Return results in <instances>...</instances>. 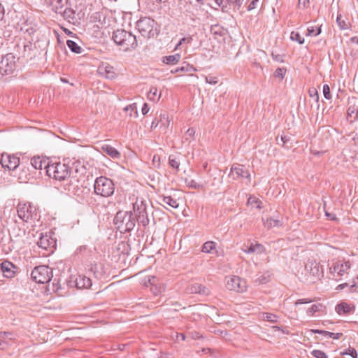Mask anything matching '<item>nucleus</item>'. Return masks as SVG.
<instances>
[{
	"instance_id": "1",
	"label": "nucleus",
	"mask_w": 358,
	"mask_h": 358,
	"mask_svg": "<svg viewBox=\"0 0 358 358\" xmlns=\"http://www.w3.org/2000/svg\"><path fill=\"white\" fill-rule=\"evenodd\" d=\"M113 40L124 51L135 50L138 47V42L141 41L131 32L124 29H117L113 32Z\"/></svg>"
},
{
	"instance_id": "2",
	"label": "nucleus",
	"mask_w": 358,
	"mask_h": 358,
	"mask_svg": "<svg viewBox=\"0 0 358 358\" xmlns=\"http://www.w3.org/2000/svg\"><path fill=\"white\" fill-rule=\"evenodd\" d=\"M116 229L122 234L129 232L136 225V218L131 211H118L113 220Z\"/></svg>"
},
{
	"instance_id": "3",
	"label": "nucleus",
	"mask_w": 358,
	"mask_h": 358,
	"mask_svg": "<svg viewBox=\"0 0 358 358\" xmlns=\"http://www.w3.org/2000/svg\"><path fill=\"white\" fill-rule=\"evenodd\" d=\"M71 168L61 162L50 163L45 165L46 175L55 180L62 181L70 176Z\"/></svg>"
},
{
	"instance_id": "4",
	"label": "nucleus",
	"mask_w": 358,
	"mask_h": 358,
	"mask_svg": "<svg viewBox=\"0 0 358 358\" xmlns=\"http://www.w3.org/2000/svg\"><path fill=\"white\" fill-rule=\"evenodd\" d=\"M136 29L145 38H153L159 34L157 23L148 17H141L136 23Z\"/></svg>"
},
{
	"instance_id": "5",
	"label": "nucleus",
	"mask_w": 358,
	"mask_h": 358,
	"mask_svg": "<svg viewBox=\"0 0 358 358\" xmlns=\"http://www.w3.org/2000/svg\"><path fill=\"white\" fill-rule=\"evenodd\" d=\"M150 201L143 197H137L133 203V210L136 213V221L138 224L146 227L150 223L148 217V208Z\"/></svg>"
},
{
	"instance_id": "6",
	"label": "nucleus",
	"mask_w": 358,
	"mask_h": 358,
	"mask_svg": "<svg viewBox=\"0 0 358 358\" xmlns=\"http://www.w3.org/2000/svg\"><path fill=\"white\" fill-rule=\"evenodd\" d=\"M94 192L96 195L108 198L115 192V184L113 181L105 176L96 178L94 183Z\"/></svg>"
},
{
	"instance_id": "7",
	"label": "nucleus",
	"mask_w": 358,
	"mask_h": 358,
	"mask_svg": "<svg viewBox=\"0 0 358 358\" xmlns=\"http://www.w3.org/2000/svg\"><path fill=\"white\" fill-rule=\"evenodd\" d=\"M17 216L25 222L38 220L40 215L37 208L31 203H19L17 206Z\"/></svg>"
},
{
	"instance_id": "8",
	"label": "nucleus",
	"mask_w": 358,
	"mask_h": 358,
	"mask_svg": "<svg viewBox=\"0 0 358 358\" xmlns=\"http://www.w3.org/2000/svg\"><path fill=\"white\" fill-rule=\"evenodd\" d=\"M31 277L37 283L49 282L53 277L52 269L45 265L36 266L31 273Z\"/></svg>"
},
{
	"instance_id": "9",
	"label": "nucleus",
	"mask_w": 358,
	"mask_h": 358,
	"mask_svg": "<svg viewBox=\"0 0 358 358\" xmlns=\"http://www.w3.org/2000/svg\"><path fill=\"white\" fill-rule=\"evenodd\" d=\"M19 59L13 53L3 56L0 61V72L4 74L13 73L16 69V62Z\"/></svg>"
},
{
	"instance_id": "10",
	"label": "nucleus",
	"mask_w": 358,
	"mask_h": 358,
	"mask_svg": "<svg viewBox=\"0 0 358 358\" xmlns=\"http://www.w3.org/2000/svg\"><path fill=\"white\" fill-rule=\"evenodd\" d=\"M351 267L350 261L338 260L332 262L331 266L329 267L330 273L335 277H341L348 273V271Z\"/></svg>"
},
{
	"instance_id": "11",
	"label": "nucleus",
	"mask_w": 358,
	"mask_h": 358,
	"mask_svg": "<svg viewBox=\"0 0 358 358\" xmlns=\"http://www.w3.org/2000/svg\"><path fill=\"white\" fill-rule=\"evenodd\" d=\"M0 162L2 167L8 171L15 170L20 164L18 157L9 154H2Z\"/></svg>"
},
{
	"instance_id": "12",
	"label": "nucleus",
	"mask_w": 358,
	"mask_h": 358,
	"mask_svg": "<svg viewBox=\"0 0 358 358\" xmlns=\"http://www.w3.org/2000/svg\"><path fill=\"white\" fill-rule=\"evenodd\" d=\"M37 245L39 248L49 251L50 252H52L56 248V240L49 234H41L39 240L37 241Z\"/></svg>"
},
{
	"instance_id": "13",
	"label": "nucleus",
	"mask_w": 358,
	"mask_h": 358,
	"mask_svg": "<svg viewBox=\"0 0 358 358\" xmlns=\"http://www.w3.org/2000/svg\"><path fill=\"white\" fill-rule=\"evenodd\" d=\"M229 177H232L234 180H237L240 178H245L250 181V174L249 171L246 169L243 165L234 164L231 168Z\"/></svg>"
},
{
	"instance_id": "14",
	"label": "nucleus",
	"mask_w": 358,
	"mask_h": 358,
	"mask_svg": "<svg viewBox=\"0 0 358 358\" xmlns=\"http://www.w3.org/2000/svg\"><path fill=\"white\" fill-rule=\"evenodd\" d=\"M17 267L9 261H3L0 264V271L3 275L7 278L15 276Z\"/></svg>"
},
{
	"instance_id": "15",
	"label": "nucleus",
	"mask_w": 358,
	"mask_h": 358,
	"mask_svg": "<svg viewBox=\"0 0 358 358\" xmlns=\"http://www.w3.org/2000/svg\"><path fill=\"white\" fill-rule=\"evenodd\" d=\"M89 272L90 273H92L94 278L96 280L105 279L108 275L103 264L101 263L92 264Z\"/></svg>"
},
{
	"instance_id": "16",
	"label": "nucleus",
	"mask_w": 358,
	"mask_h": 358,
	"mask_svg": "<svg viewBox=\"0 0 358 358\" xmlns=\"http://www.w3.org/2000/svg\"><path fill=\"white\" fill-rule=\"evenodd\" d=\"M245 282L238 276H233L227 280V287L230 290L236 292H243L245 289Z\"/></svg>"
},
{
	"instance_id": "17",
	"label": "nucleus",
	"mask_w": 358,
	"mask_h": 358,
	"mask_svg": "<svg viewBox=\"0 0 358 358\" xmlns=\"http://www.w3.org/2000/svg\"><path fill=\"white\" fill-rule=\"evenodd\" d=\"M187 291L191 294H199L203 296L210 294V290L208 287L199 283H194L187 287Z\"/></svg>"
},
{
	"instance_id": "18",
	"label": "nucleus",
	"mask_w": 358,
	"mask_h": 358,
	"mask_svg": "<svg viewBox=\"0 0 358 358\" xmlns=\"http://www.w3.org/2000/svg\"><path fill=\"white\" fill-rule=\"evenodd\" d=\"M306 269L310 275L315 277H320L322 271V267L320 264L315 261L309 262L306 264Z\"/></svg>"
},
{
	"instance_id": "19",
	"label": "nucleus",
	"mask_w": 358,
	"mask_h": 358,
	"mask_svg": "<svg viewBox=\"0 0 358 358\" xmlns=\"http://www.w3.org/2000/svg\"><path fill=\"white\" fill-rule=\"evenodd\" d=\"M92 280L90 277H87L84 275H79L76 279V285L78 289H87L92 286Z\"/></svg>"
},
{
	"instance_id": "20",
	"label": "nucleus",
	"mask_w": 358,
	"mask_h": 358,
	"mask_svg": "<svg viewBox=\"0 0 358 358\" xmlns=\"http://www.w3.org/2000/svg\"><path fill=\"white\" fill-rule=\"evenodd\" d=\"M335 310L340 315H348L354 312L355 307L354 306H351L345 302H341L336 306Z\"/></svg>"
},
{
	"instance_id": "21",
	"label": "nucleus",
	"mask_w": 358,
	"mask_h": 358,
	"mask_svg": "<svg viewBox=\"0 0 358 358\" xmlns=\"http://www.w3.org/2000/svg\"><path fill=\"white\" fill-rule=\"evenodd\" d=\"M101 149L103 152H105L113 159H117L120 158V152L110 145L103 144L101 147Z\"/></svg>"
},
{
	"instance_id": "22",
	"label": "nucleus",
	"mask_w": 358,
	"mask_h": 358,
	"mask_svg": "<svg viewBox=\"0 0 358 358\" xmlns=\"http://www.w3.org/2000/svg\"><path fill=\"white\" fill-rule=\"evenodd\" d=\"M47 159H43L40 157H34L30 160V164L34 169H42L44 168L45 170V165L50 164Z\"/></svg>"
},
{
	"instance_id": "23",
	"label": "nucleus",
	"mask_w": 358,
	"mask_h": 358,
	"mask_svg": "<svg viewBox=\"0 0 358 358\" xmlns=\"http://www.w3.org/2000/svg\"><path fill=\"white\" fill-rule=\"evenodd\" d=\"M99 71L100 73L104 75L106 78L109 79H113L115 78L116 76L113 67L109 64H106L99 66Z\"/></svg>"
},
{
	"instance_id": "24",
	"label": "nucleus",
	"mask_w": 358,
	"mask_h": 358,
	"mask_svg": "<svg viewBox=\"0 0 358 358\" xmlns=\"http://www.w3.org/2000/svg\"><path fill=\"white\" fill-rule=\"evenodd\" d=\"M159 203L160 204L165 203L173 208H177L179 206L178 201L171 196H159Z\"/></svg>"
},
{
	"instance_id": "25",
	"label": "nucleus",
	"mask_w": 358,
	"mask_h": 358,
	"mask_svg": "<svg viewBox=\"0 0 358 358\" xmlns=\"http://www.w3.org/2000/svg\"><path fill=\"white\" fill-rule=\"evenodd\" d=\"M325 310V306L322 303H315L312 305L308 310L307 314L309 316L314 315L316 313H323Z\"/></svg>"
},
{
	"instance_id": "26",
	"label": "nucleus",
	"mask_w": 358,
	"mask_h": 358,
	"mask_svg": "<svg viewBox=\"0 0 358 358\" xmlns=\"http://www.w3.org/2000/svg\"><path fill=\"white\" fill-rule=\"evenodd\" d=\"M263 222L264 227L268 229L279 227L281 225V222L280 220L272 217L266 218V220L263 219Z\"/></svg>"
},
{
	"instance_id": "27",
	"label": "nucleus",
	"mask_w": 358,
	"mask_h": 358,
	"mask_svg": "<svg viewBox=\"0 0 358 358\" xmlns=\"http://www.w3.org/2000/svg\"><path fill=\"white\" fill-rule=\"evenodd\" d=\"M66 1V0H52L51 2L52 10L57 13H61Z\"/></svg>"
},
{
	"instance_id": "28",
	"label": "nucleus",
	"mask_w": 358,
	"mask_h": 358,
	"mask_svg": "<svg viewBox=\"0 0 358 358\" xmlns=\"http://www.w3.org/2000/svg\"><path fill=\"white\" fill-rule=\"evenodd\" d=\"M180 59V54H175L173 55L166 56L163 57V62L166 64H176Z\"/></svg>"
},
{
	"instance_id": "29",
	"label": "nucleus",
	"mask_w": 358,
	"mask_h": 358,
	"mask_svg": "<svg viewBox=\"0 0 358 358\" xmlns=\"http://www.w3.org/2000/svg\"><path fill=\"white\" fill-rule=\"evenodd\" d=\"M155 277L152 276V279H149V282H150V285H152V287L150 288L152 293L154 295L157 296V295H159V294H161L164 291V287L161 285L158 286V285H153V283L155 282Z\"/></svg>"
},
{
	"instance_id": "30",
	"label": "nucleus",
	"mask_w": 358,
	"mask_h": 358,
	"mask_svg": "<svg viewBox=\"0 0 358 358\" xmlns=\"http://www.w3.org/2000/svg\"><path fill=\"white\" fill-rule=\"evenodd\" d=\"M159 122L164 125L167 124L166 125L167 127L169 124V120L168 116L164 114V115H160L159 121L157 120V119L153 120V121L152 122V124H151V128L152 129L156 128L158 126Z\"/></svg>"
},
{
	"instance_id": "31",
	"label": "nucleus",
	"mask_w": 358,
	"mask_h": 358,
	"mask_svg": "<svg viewBox=\"0 0 358 358\" xmlns=\"http://www.w3.org/2000/svg\"><path fill=\"white\" fill-rule=\"evenodd\" d=\"M66 45L68 48L71 50V52L80 54L82 52V48L79 46L75 41L72 40H68L66 41Z\"/></svg>"
},
{
	"instance_id": "32",
	"label": "nucleus",
	"mask_w": 358,
	"mask_h": 358,
	"mask_svg": "<svg viewBox=\"0 0 358 358\" xmlns=\"http://www.w3.org/2000/svg\"><path fill=\"white\" fill-rule=\"evenodd\" d=\"M262 318L263 320L268 321L271 323H275L278 320V315L269 313H263L262 314Z\"/></svg>"
},
{
	"instance_id": "33",
	"label": "nucleus",
	"mask_w": 358,
	"mask_h": 358,
	"mask_svg": "<svg viewBox=\"0 0 358 358\" xmlns=\"http://www.w3.org/2000/svg\"><path fill=\"white\" fill-rule=\"evenodd\" d=\"M216 243L213 241H207L203 246L201 251L206 253H210L215 248Z\"/></svg>"
},
{
	"instance_id": "34",
	"label": "nucleus",
	"mask_w": 358,
	"mask_h": 358,
	"mask_svg": "<svg viewBox=\"0 0 358 358\" xmlns=\"http://www.w3.org/2000/svg\"><path fill=\"white\" fill-rule=\"evenodd\" d=\"M321 33V27L316 26H310L307 29V36H317Z\"/></svg>"
},
{
	"instance_id": "35",
	"label": "nucleus",
	"mask_w": 358,
	"mask_h": 358,
	"mask_svg": "<svg viewBox=\"0 0 358 358\" xmlns=\"http://www.w3.org/2000/svg\"><path fill=\"white\" fill-rule=\"evenodd\" d=\"M59 14H61L65 19H73L75 13L71 8H64Z\"/></svg>"
},
{
	"instance_id": "36",
	"label": "nucleus",
	"mask_w": 358,
	"mask_h": 358,
	"mask_svg": "<svg viewBox=\"0 0 358 358\" xmlns=\"http://www.w3.org/2000/svg\"><path fill=\"white\" fill-rule=\"evenodd\" d=\"M169 164L173 169H175L177 171L179 170L180 162L174 155L169 156Z\"/></svg>"
},
{
	"instance_id": "37",
	"label": "nucleus",
	"mask_w": 358,
	"mask_h": 358,
	"mask_svg": "<svg viewBox=\"0 0 358 358\" xmlns=\"http://www.w3.org/2000/svg\"><path fill=\"white\" fill-rule=\"evenodd\" d=\"M336 22H337V24H338V27H340L341 29L345 30V29H348V23L343 18V17H342V15L341 14L337 15Z\"/></svg>"
},
{
	"instance_id": "38",
	"label": "nucleus",
	"mask_w": 358,
	"mask_h": 358,
	"mask_svg": "<svg viewBox=\"0 0 358 358\" xmlns=\"http://www.w3.org/2000/svg\"><path fill=\"white\" fill-rule=\"evenodd\" d=\"M290 39L296 41L299 44L304 43V38L300 35L299 32L292 31L290 34Z\"/></svg>"
},
{
	"instance_id": "39",
	"label": "nucleus",
	"mask_w": 358,
	"mask_h": 358,
	"mask_svg": "<svg viewBox=\"0 0 358 358\" xmlns=\"http://www.w3.org/2000/svg\"><path fill=\"white\" fill-rule=\"evenodd\" d=\"M157 90L155 87H151L150 90L148 94V98L150 101H155L156 99H159L160 97V94L157 98Z\"/></svg>"
},
{
	"instance_id": "40",
	"label": "nucleus",
	"mask_w": 358,
	"mask_h": 358,
	"mask_svg": "<svg viewBox=\"0 0 358 358\" xmlns=\"http://www.w3.org/2000/svg\"><path fill=\"white\" fill-rule=\"evenodd\" d=\"M308 94L312 97L316 103L319 101V94L316 88L311 87L308 90Z\"/></svg>"
},
{
	"instance_id": "41",
	"label": "nucleus",
	"mask_w": 358,
	"mask_h": 358,
	"mask_svg": "<svg viewBox=\"0 0 358 358\" xmlns=\"http://www.w3.org/2000/svg\"><path fill=\"white\" fill-rule=\"evenodd\" d=\"M185 182L189 187L193 189H200L203 187V185L197 183L194 180H186Z\"/></svg>"
},
{
	"instance_id": "42",
	"label": "nucleus",
	"mask_w": 358,
	"mask_h": 358,
	"mask_svg": "<svg viewBox=\"0 0 358 358\" xmlns=\"http://www.w3.org/2000/svg\"><path fill=\"white\" fill-rule=\"evenodd\" d=\"M0 337L3 340H15L14 335L12 332L9 331H1L0 332Z\"/></svg>"
},
{
	"instance_id": "43",
	"label": "nucleus",
	"mask_w": 358,
	"mask_h": 358,
	"mask_svg": "<svg viewBox=\"0 0 358 358\" xmlns=\"http://www.w3.org/2000/svg\"><path fill=\"white\" fill-rule=\"evenodd\" d=\"M311 355L315 358H328L326 353L320 350H314L311 352Z\"/></svg>"
},
{
	"instance_id": "44",
	"label": "nucleus",
	"mask_w": 358,
	"mask_h": 358,
	"mask_svg": "<svg viewBox=\"0 0 358 358\" xmlns=\"http://www.w3.org/2000/svg\"><path fill=\"white\" fill-rule=\"evenodd\" d=\"M180 70H181L182 72H192L196 71L192 65L189 64H183L182 66L180 67Z\"/></svg>"
},
{
	"instance_id": "45",
	"label": "nucleus",
	"mask_w": 358,
	"mask_h": 358,
	"mask_svg": "<svg viewBox=\"0 0 358 358\" xmlns=\"http://www.w3.org/2000/svg\"><path fill=\"white\" fill-rule=\"evenodd\" d=\"M229 5H232L234 7L236 8L238 10L241 7L243 2L244 0H224Z\"/></svg>"
},
{
	"instance_id": "46",
	"label": "nucleus",
	"mask_w": 358,
	"mask_h": 358,
	"mask_svg": "<svg viewBox=\"0 0 358 358\" xmlns=\"http://www.w3.org/2000/svg\"><path fill=\"white\" fill-rule=\"evenodd\" d=\"M285 69L283 68H278L274 72V76L282 79L285 74Z\"/></svg>"
},
{
	"instance_id": "47",
	"label": "nucleus",
	"mask_w": 358,
	"mask_h": 358,
	"mask_svg": "<svg viewBox=\"0 0 358 358\" xmlns=\"http://www.w3.org/2000/svg\"><path fill=\"white\" fill-rule=\"evenodd\" d=\"M343 355H350L352 358H357V352L355 348H348Z\"/></svg>"
},
{
	"instance_id": "48",
	"label": "nucleus",
	"mask_w": 358,
	"mask_h": 358,
	"mask_svg": "<svg viewBox=\"0 0 358 358\" xmlns=\"http://www.w3.org/2000/svg\"><path fill=\"white\" fill-rule=\"evenodd\" d=\"M255 252L257 254H262L266 252L264 246L260 243H255Z\"/></svg>"
},
{
	"instance_id": "49",
	"label": "nucleus",
	"mask_w": 358,
	"mask_h": 358,
	"mask_svg": "<svg viewBox=\"0 0 358 358\" xmlns=\"http://www.w3.org/2000/svg\"><path fill=\"white\" fill-rule=\"evenodd\" d=\"M323 94L327 99H330L331 97L329 86L327 84L323 85Z\"/></svg>"
},
{
	"instance_id": "50",
	"label": "nucleus",
	"mask_w": 358,
	"mask_h": 358,
	"mask_svg": "<svg viewBox=\"0 0 358 358\" xmlns=\"http://www.w3.org/2000/svg\"><path fill=\"white\" fill-rule=\"evenodd\" d=\"M205 79L206 83L211 85H215L218 82L217 78L214 76H206Z\"/></svg>"
},
{
	"instance_id": "51",
	"label": "nucleus",
	"mask_w": 358,
	"mask_h": 358,
	"mask_svg": "<svg viewBox=\"0 0 358 358\" xmlns=\"http://www.w3.org/2000/svg\"><path fill=\"white\" fill-rule=\"evenodd\" d=\"M310 0H299L298 6L302 8H306L309 6Z\"/></svg>"
},
{
	"instance_id": "52",
	"label": "nucleus",
	"mask_w": 358,
	"mask_h": 358,
	"mask_svg": "<svg viewBox=\"0 0 358 358\" xmlns=\"http://www.w3.org/2000/svg\"><path fill=\"white\" fill-rule=\"evenodd\" d=\"M259 0H252L248 6V10L250 11L257 8Z\"/></svg>"
},
{
	"instance_id": "53",
	"label": "nucleus",
	"mask_w": 358,
	"mask_h": 358,
	"mask_svg": "<svg viewBox=\"0 0 358 358\" xmlns=\"http://www.w3.org/2000/svg\"><path fill=\"white\" fill-rule=\"evenodd\" d=\"M313 301V300L311 299H298L295 302V305L298 306L299 304L309 303H311Z\"/></svg>"
},
{
	"instance_id": "54",
	"label": "nucleus",
	"mask_w": 358,
	"mask_h": 358,
	"mask_svg": "<svg viewBox=\"0 0 358 358\" xmlns=\"http://www.w3.org/2000/svg\"><path fill=\"white\" fill-rule=\"evenodd\" d=\"M192 41V36H189V37H184L182 38L179 43L178 44V45H182V43H187V44H190Z\"/></svg>"
},
{
	"instance_id": "55",
	"label": "nucleus",
	"mask_w": 358,
	"mask_h": 358,
	"mask_svg": "<svg viewBox=\"0 0 358 358\" xmlns=\"http://www.w3.org/2000/svg\"><path fill=\"white\" fill-rule=\"evenodd\" d=\"M243 251L245 253L255 252V243H251L247 248H243Z\"/></svg>"
},
{
	"instance_id": "56",
	"label": "nucleus",
	"mask_w": 358,
	"mask_h": 358,
	"mask_svg": "<svg viewBox=\"0 0 358 358\" xmlns=\"http://www.w3.org/2000/svg\"><path fill=\"white\" fill-rule=\"evenodd\" d=\"M194 134L195 129L192 127L189 128L185 133V135L187 136L186 139L188 140V137H193Z\"/></svg>"
},
{
	"instance_id": "57",
	"label": "nucleus",
	"mask_w": 358,
	"mask_h": 358,
	"mask_svg": "<svg viewBox=\"0 0 358 358\" xmlns=\"http://www.w3.org/2000/svg\"><path fill=\"white\" fill-rule=\"evenodd\" d=\"M125 110H130L131 112L134 111L137 115V107L135 103L127 106L125 108Z\"/></svg>"
},
{
	"instance_id": "58",
	"label": "nucleus",
	"mask_w": 358,
	"mask_h": 358,
	"mask_svg": "<svg viewBox=\"0 0 358 358\" xmlns=\"http://www.w3.org/2000/svg\"><path fill=\"white\" fill-rule=\"evenodd\" d=\"M342 336H343L342 333H333V332H330L329 337L333 339H339V338H341Z\"/></svg>"
},
{
	"instance_id": "59",
	"label": "nucleus",
	"mask_w": 358,
	"mask_h": 358,
	"mask_svg": "<svg viewBox=\"0 0 358 358\" xmlns=\"http://www.w3.org/2000/svg\"><path fill=\"white\" fill-rule=\"evenodd\" d=\"M290 140V137L287 136H282L281 138H280V141L282 142V146H286V144L287 143L288 141H289Z\"/></svg>"
},
{
	"instance_id": "60",
	"label": "nucleus",
	"mask_w": 358,
	"mask_h": 358,
	"mask_svg": "<svg viewBox=\"0 0 358 358\" xmlns=\"http://www.w3.org/2000/svg\"><path fill=\"white\" fill-rule=\"evenodd\" d=\"M315 333H317V334H321L325 337H329V331H324V330H315L314 331Z\"/></svg>"
},
{
	"instance_id": "61",
	"label": "nucleus",
	"mask_w": 358,
	"mask_h": 358,
	"mask_svg": "<svg viewBox=\"0 0 358 358\" xmlns=\"http://www.w3.org/2000/svg\"><path fill=\"white\" fill-rule=\"evenodd\" d=\"M348 287H349L350 288V285H349V284H348V283H343V284L338 285L336 287V289L338 290V291H340V290H342L344 288Z\"/></svg>"
},
{
	"instance_id": "62",
	"label": "nucleus",
	"mask_w": 358,
	"mask_h": 358,
	"mask_svg": "<svg viewBox=\"0 0 358 358\" xmlns=\"http://www.w3.org/2000/svg\"><path fill=\"white\" fill-rule=\"evenodd\" d=\"M149 106L148 105V103H145L142 107V109H141V111H142V113L143 115H145L148 113L149 111Z\"/></svg>"
},
{
	"instance_id": "63",
	"label": "nucleus",
	"mask_w": 358,
	"mask_h": 358,
	"mask_svg": "<svg viewBox=\"0 0 358 358\" xmlns=\"http://www.w3.org/2000/svg\"><path fill=\"white\" fill-rule=\"evenodd\" d=\"M325 215L330 220H336L337 219L335 214L329 213H328L327 211L325 212Z\"/></svg>"
},
{
	"instance_id": "64",
	"label": "nucleus",
	"mask_w": 358,
	"mask_h": 358,
	"mask_svg": "<svg viewBox=\"0 0 358 358\" xmlns=\"http://www.w3.org/2000/svg\"><path fill=\"white\" fill-rule=\"evenodd\" d=\"M354 287H358V276L353 281V283L352 285H350V289H352Z\"/></svg>"
}]
</instances>
